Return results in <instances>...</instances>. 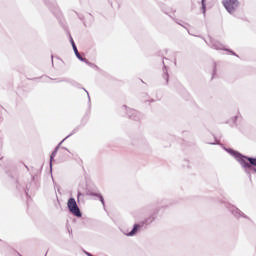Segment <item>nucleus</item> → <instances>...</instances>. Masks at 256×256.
I'll return each instance as SVG.
<instances>
[{
	"label": "nucleus",
	"instance_id": "obj_1",
	"mask_svg": "<svg viewBox=\"0 0 256 256\" xmlns=\"http://www.w3.org/2000/svg\"><path fill=\"white\" fill-rule=\"evenodd\" d=\"M239 163L244 169H250V170H254L256 172V169L252 168V166H256V158L240 156Z\"/></svg>",
	"mask_w": 256,
	"mask_h": 256
},
{
	"label": "nucleus",
	"instance_id": "obj_2",
	"mask_svg": "<svg viewBox=\"0 0 256 256\" xmlns=\"http://www.w3.org/2000/svg\"><path fill=\"white\" fill-rule=\"evenodd\" d=\"M223 5L228 13L233 14L239 8L240 3L238 0H224Z\"/></svg>",
	"mask_w": 256,
	"mask_h": 256
},
{
	"label": "nucleus",
	"instance_id": "obj_3",
	"mask_svg": "<svg viewBox=\"0 0 256 256\" xmlns=\"http://www.w3.org/2000/svg\"><path fill=\"white\" fill-rule=\"evenodd\" d=\"M67 206L73 215H75L76 217L82 216V213H81L79 207L77 206V202L74 198H70L68 200Z\"/></svg>",
	"mask_w": 256,
	"mask_h": 256
},
{
	"label": "nucleus",
	"instance_id": "obj_4",
	"mask_svg": "<svg viewBox=\"0 0 256 256\" xmlns=\"http://www.w3.org/2000/svg\"><path fill=\"white\" fill-rule=\"evenodd\" d=\"M139 227L140 226L138 224L134 225L132 231L128 233V236H134L135 234H137Z\"/></svg>",
	"mask_w": 256,
	"mask_h": 256
},
{
	"label": "nucleus",
	"instance_id": "obj_5",
	"mask_svg": "<svg viewBox=\"0 0 256 256\" xmlns=\"http://www.w3.org/2000/svg\"><path fill=\"white\" fill-rule=\"evenodd\" d=\"M72 46H73V49H74V51H75V53H76V55H77V58H78L79 60L83 61V58L80 56V53L78 52L77 46L75 45L74 41H72Z\"/></svg>",
	"mask_w": 256,
	"mask_h": 256
},
{
	"label": "nucleus",
	"instance_id": "obj_6",
	"mask_svg": "<svg viewBox=\"0 0 256 256\" xmlns=\"http://www.w3.org/2000/svg\"><path fill=\"white\" fill-rule=\"evenodd\" d=\"M57 154V150H54V152L51 154L50 161H53V157Z\"/></svg>",
	"mask_w": 256,
	"mask_h": 256
},
{
	"label": "nucleus",
	"instance_id": "obj_7",
	"mask_svg": "<svg viewBox=\"0 0 256 256\" xmlns=\"http://www.w3.org/2000/svg\"><path fill=\"white\" fill-rule=\"evenodd\" d=\"M202 9H203V13H205V0H202Z\"/></svg>",
	"mask_w": 256,
	"mask_h": 256
}]
</instances>
